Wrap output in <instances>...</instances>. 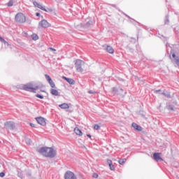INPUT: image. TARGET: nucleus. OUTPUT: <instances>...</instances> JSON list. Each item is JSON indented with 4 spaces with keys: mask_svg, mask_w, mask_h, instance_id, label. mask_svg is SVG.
Returning a JSON list of instances; mask_svg holds the SVG:
<instances>
[{
    "mask_svg": "<svg viewBox=\"0 0 179 179\" xmlns=\"http://www.w3.org/2000/svg\"><path fill=\"white\" fill-rule=\"evenodd\" d=\"M38 153L45 156V157H55L57 155V151L52 148L43 147L38 150Z\"/></svg>",
    "mask_w": 179,
    "mask_h": 179,
    "instance_id": "1",
    "label": "nucleus"
},
{
    "mask_svg": "<svg viewBox=\"0 0 179 179\" xmlns=\"http://www.w3.org/2000/svg\"><path fill=\"white\" fill-rule=\"evenodd\" d=\"M22 89H23V90H26L27 92H32V93H36V90H38V89H40V87L33 83H28L22 85Z\"/></svg>",
    "mask_w": 179,
    "mask_h": 179,
    "instance_id": "2",
    "label": "nucleus"
},
{
    "mask_svg": "<svg viewBox=\"0 0 179 179\" xmlns=\"http://www.w3.org/2000/svg\"><path fill=\"white\" fill-rule=\"evenodd\" d=\"M85 65V62L81 59H76L75 62V66L77 72H83V66Z\"/></svg>",
    "mask_w": 179,
    "mask_h": 179,
    "instance_id": "3",
    "label": "nucleus"
},
{
    "mask_svg": "<svg viewBox=\"0 0 179 179\" xmlns=\"http://www.w3.org/2000/svg\"><path fill=\"white\" fill-rule=\"evenodd\" d=\"M15 21L17 23H24L26 22V16L22 13H17L15 15Z\"/></svg>",
    "mask_w": 179,
    "mask_h": 179,
    "instance_id": "4",
    "label": "nucleus"
},
{
    "mask_svg": "<svg viewBox=\"0 0 179 179\" xmlns=\"http://www.w3.org/2000/svg\"><path fill=\"white\" fill-rule=\"evenodd\" d=\"M15 127L16 126L15 125V122H6L4 124V128L7 129V131H12L15 129Z\"/></svg>",
    "mask_w": 179,
    "mask_h": 179,
    "instance_id": "5",
    "label": "nucleus"
},
{
    "mask_svg": "<svg viewBox=\"0 0 179 179\" xmlns=\"http://www.w3.org/2000/svg\"><path fill=\"white\" fill-rule=\"evenodd\" d=\"M48 29V27H51V24L47 22L45 20H43L38 23V29Z\"/></svg>",
    "mask_w": 179,
    "mask_h": 179,
    "instance_id": "6",
    "label": "nucleus"
},
{
    "mask_svg": "<svg viewBox=\"0 0 179 179\" xmlns=\"http://www.w3.org/2000/svg\"><path fill=\"white\" fill-rule=\"evenodd\" d=\"M64 178L65 179H78L76 176H75V173L71 171H68L66 172L64 175Z\"/></svg>",
    "mask_w": 179,
    "mask_h": 179,
    "instance_id": "7",
    "label": "nucleus"
},
{
    "mask_svg": "<svg viewBox=\"0 0 179 179\" xmlns=\"http://www.w3.org/2000/svg\"><path fill=\"white\" fill-rule=\"evenodd\" d=\"M36 121L39 124V125H42V127H45L47 123L45 122V119L43 117H36Z\"/></svg>",
    "mask_w": 179,
    "mask_h": 179,
    "instance_id": "8",
    "label": "nucleus"
},
{
    "mask_svg": "<svg viewBox=\"0 0 179 179\" xmlns=\"http://www.w3.org/2000/svg\"><path fill=\"white\" fill-rule=\"evenodd\" d=\"M45 78L46 80L48 82V83L50 85V87L54 89V87H55V83H54V81H52L51 77H50V76H48V74H45Z\"/></svg>",
    "mask_w": 179,
    "mask_h": 179,
    "instance_id": "9",
    "label": "nucleus"
},
{
    "mask_svg": "<svg viewBox=\"0 0 179 179\" xmlns=\"http://www.w3.org/2000/svg\"><path fill=\"white\" fill-rule=\"evenodd\" d=\"M113 92L115 94H120V96H122V92H124V90L121 88L117 89L115 87H113Z\"/></svg>",
    "mask_w": 179,
    "mask_h": 179,
    "instance_id": "10",
    "label": "nucleus"
},
{
    "mask_svg": "<svg viewBox=\"0 0 179 179\" xmlns=\"http://www.w3.org/2000/svg\"><path fill=\"white\" fill-rule=\"evenodd\" d=\"M160 155H162V153H154L153 154V157H154L155 160H156V162H163V159L160 157Z\"/></svg>",
    "mask_w": 179,
    "mask_h": 179,
    "instance_id": "11",
    "label": "nucleus"
},
{
    "mask_svg": "<svg viewBox=\"0 0 179 179\" xmlns=\"http://www.w3.org/2000/svg\"><path fill=\"white\" fill-rule=\"evenodd\" d=\"M33 3L36 8H38L39 9H41V10L47 12V9H45L43 6H41V4L38 3L37 1H34Z\"/></svg>",
    "mask_w": 179,
    "mask_h": 179,
    "instance_id": "12",
    "label": "nucleus"
},
{
    "mask_svg": "<svg viewBox=\"0 0 179 179\" xmlns=\"http://www.w3.org/2000/svg\"><path fill=\"white\" fill-rule=\"evenodd\" d=\"M62 79H64V80H66V82H68L69 85H75V80L72 78H68L65 76H62Z\"/></svg>",
    "mask_w": 179,
    "mask_h": 179,
    "instance_id": "13",
    "label": "nucleus"
},
{
    "mask_svg": "<svg viewBox=\"0 0 179 179\" xmlns=\"http://www.w3.org/2000/svg\"><path fill=\"white\" fill-rule=\"evenodd\" d=\"M166 108L170 111H176V106L172 103H167Z\"/></svg>",
    "mask_w": 179,
    "mask_h": 179,
    "instance_id": "14",
    "label": "nucleus"
},
{
    "mask_svg": "<svg viewBox=\"0 0 179 179\" xmlns=\"http://www.w3.org/2000/svg\"><path fill=\"white\" fill-rule=\"evenodd\" d=\"M132 127L133 128H134V129H136V131H142V127L139 125H138V124L136 123H132Z\"/></svg>",
    "mask_w": 179,
    "mask_h": 179,
    "instance_id": "15",
    "label": "nucleus"
},
{
    "mask_svg": "<svg viewBox=\"0 0 179 179\" xmlns=\"http://www.w3.org/2000/svg\"><path fill=\"white\" fill-rule=\"evenodd\" d=\"M74 132L76 134L78 135V136H82V135H83V133L82 132V131L79 129V128L78 127H76L74 129Z\"/></svg>",
    "mask_w": 179,
    "mask_h": 179,
    "instance_id": "16",
    "label": "nucleus"
},
{
    "mask_svg": "<svg viewBox=\"0 0 179 179\" xmlns=\"http://www.w3.org/2000/svg\"><path fill=\"white\" fill-rule=\"evenodd\" d=\"M106 51L107 52H109V54H114V49L110 45L106 47Z\"/></svg>",
    "mask_w": 179,
    "mask_h": 179,
    "instance_id": "17",
    "label": "nucleus"
},
{
    "mask_svg": "<svg viewBox=\"0 0 179 179\" xmlns=\"http://www.w3.org/2000/svg\"><path fill=\"white\" fill-rule=\"evenodd\" d=\"M59 107L63 110H66L67 108H69V105L68 103H62L59 105Z\"/></svg>",
    "mask_w": 179,
    "mask_h": 179,
    "instance_id": "18",
    "label": "nucleus"
},
{
    "mask_svg": "<svg viewBox=\"0 0 179 179\" xmlns=\"http://www.w3.org/2000/svg\"><path fill=\"white\" fill-rule=\"evenodd\" d=\"M50 93L52 94V96H58L59 94L58 90L54 89L50 90Z\"/></svg>",
    "mask_w": 179,
    "mask_h": 179,
    "instance_id": "19",
    "label": "nucleus"
},
{
    "mask_svg": "<svg viewBox=\"0 0 179 179\" xmlns=\"http://www.w3.org/2000/svg\"><path fill=\"white\" fill-rule=\"evenodd\" d=\"M173 58L175 59V62L178 65L179 64V57L176 55L175 53L172 54Z\"/></svg>",
    "mask_w": 179,
    "mask_h": 179,
    "instance_id": "20",
    "label": "nucleus"
},
{
    "mask_svg": "<svg viewBox=\"0 0 179 179\" xmlns=\"http://www.w3.org/2000/svg\"><path fill=\"white\" fill-rule=\"evenodd\" d=\"M162 94L165 96V97H167V99H170V97H171V95H170V92L167 91H164V92L162 93Z\"/></svg>",
    "mask_w": 179,
    "mask_h": 179,
    "instance_id": "21",
    "label": "nucleus"
},
{
    "mask_svg": "<svg viewBox=\"0 0 179 179\" xmlns=\"http://www.w3.org/2000/svg\"><path fill=\"white\" fill-rule=\"evenodd\" d=\"M38 38V36L36 34L32 35V39L34 40V41H36V40Z\"/></svg>",
    "mask_w": 179,
    "mask_h": 179,
    "instance_id": "22",
    "label": "nucleus"
},
{
    "mask_svg": "<svg viewBox=\"0 0 179 179\" xmlns=\"http://www.w3.org/2000/svg\"><path fill=\"white\" fill-rule=\"evenodd\" d=\"M125 162H127V159H120L119 160V164H124Z\"/></svg>",
    "mask_w": 179,
    "mask_h": 179,
    "instance_id": "23",
    "label": "nucleus"
},
{
    "mask_svg": "<svg viewBox=\"0 0 179 179\" xmlns=\"http://www.w3.org/2000/svg\"><path fill=\"white\" fill-rule=\"evenodd\" d=\"M25 141L27 145H30L31 143V140L30 138H27Z\"/></svg>",
    "mask_w": 179,
    "mask_h": 179,
    "instance_id": "24",
    "label": "nucleus"
},
{
    "mask_svg": "<svg viewBox=\"0 0 179 179\" xmlns=\"http://www.w3.org/2000/svg\"><path fill=\"white\" fill-rule=\"evenodd\" d=\"M0 41H1V43H3L4 44H8V42H6V41H5V39H3L1 36H0Z\"/></svg>",
    "mask_w": 179,
    "mask_h": 179,
    "instance_id": "25",
    "label": "nucleus"
},
{
    "mask_svg": "<svg viewBox=\"0 0 179 179\" xmlns=\"http://www.w3.org/2000/svg\"><path fill=\"white\" fill-rule=\"evenodd\" d=\"M7 5L8 6H13V1L10 0Z\"/></svg>",
    "mask_w": 179,
    "mask_h": 179,
    "instance_id": "26",
    "label": "nucleus"
},
{
    "mask_svg": "<svg viewBox=\"0 0 179 179\" xmlns=\"http://www.w3.org/2000/svg\"><path fill=\"white\" fill-rule=\"evenodd\" d=\"M91 24H93V21L90 20L86 23V26H90Z\"/></svg>",
    "mask_w": 179,
    "mask_h": 179,
    "instance_id": "27",
    "label": "nucleus"
},
{
    "mask_svg": "<svg viewBox=\"0 0 179 179\" xmlns=\"http://www.w3.org/2000/svg\"><path fill=\"white\" fill-rule=\"evenodd\" d=\"M36 97H38V99H44V96L43 95H40L38 94L36 95Z\"/></svg>",
    "mask_w": 179,
    "mask_h": 179,
    "instance_id": "28",
    "label": "nucleus"
},
{
    "mask_svg": "<svg viewBox=\"0 0 179 179\" xmlns=\"http://www.w3.org/2000/svg\"><path fill=\"white\" fill-rule=\"evenodd\" d=\"M94 129L98 131V129H100V126H99V124H95L94 127Z\"/></svg>",
    "mask_w": 179,
    "mask_h": 179,
    "instance_id": "29",
    "label": "nucleus"
},
{
    "mask_svg": "<svg viewBox=\"0 0 179 179\" xmlns=\"http://www.w3.org/2000/svg\"><path fill=\"white\" fill-rule=\"evenodd\" d=\"M48 50H50V51H53V52H54V54H57V53L55 52V51H57V50H55V48H48Z\"/></svg>",
    "mask_w": 179,
    "mask_h": 179,
    "instance_id": "30",
    "label": "nucleus"
},
{
    "mask_svg": "<svg viewBox=\"0 0 179 179\" xmlns=\"http://www.w3.org/2000/svg\"><path fill=\"white\" fill-rule=\"evenodd\" d=\"M92 177H93L94 178H99V174H97V173H93Z\"/></svg>",
    "mask_w": 179,
    "mask_h": 179,
    "instance_id": "31",
    "label": "nucleus"
},
{
    "mask_svg": "<svg viewBox=\"0 0 179 179\" xmlns=\"http://www.w3.org/2000/svg\"><path fill=\"white\" fill-rule=\"evenodd\" d=\"M107 163H108V164H109V166H110V164H113V162H112L110 159H108V160H107Z\"/></svg>",
    "mask_w": 179,
    "mask_h": 179,
    "instance_id": "32",
    "label": "nucleus"
},
{
    "mask_svg": "<svg viewBox=\"0 0 179 179\" xmlns=\"http://www.w3.org/2000/svg\"><path fill=\"white\" fill-rule=\"evenodd\" d=\"M109 167H110V170H112V171L114 170V166L113 165V164L109 165Z\"/></svg>",
    "mask_w": 179,
    "mask_h": 179,
    "instance_id": "33",
    "label": "nucleus"
},
{
    "mask_svg": "<svg viewBox=\"0 0 179 179\" xmlns=\"http://www.w3.org/2000/svg\"><path fill=\"white\" fill-rule=\"evenodd\" d=\"M5 176V173H3V172H1V173H0V177H3Z\"/></svg>",
    "mask_w": 179,
    "mask_h": 179,
    "instance_id": "34",
    "label": "nucleus"
},
{
    "mask_svg": "<svg viewBox=\"0 0 179 179\" xmlns=\"http://www.w3.org/2000/svg\"><path fill=\"white\" fill-rule=\"evenodd\" d=\"M31 127H32L33 128H34L36 127V124H33V123H30Z\"/></svg>",
    "mask_w": 179,
    "mask_h": 179,
    "instance_id": "35",
    "label": "nucleus"
},
{
    "mask_svg": "<svg viewBox=\"0 0 179 179\" xmlns=\"http://www.w3.org/2000/svg\"><path fill=\"white\" fill-rule=\"evenodd\" d=\"M160 92H162V90H155V93H160Z\"/></svg>",
    "mask_w": 179,
    "mask_h": 179,
    "instance_id": "36",
    "label": "nucleus"
},
{
    "mask_svg": "<svg viewBox=\"0 0 179 179\" xmlns=\"http://www.w3.org/2000/svg\"><path fill=\"white\" fill-rule=\"evenodd\" d=\"M90 94H93V91H89Z\"/></svg>",
    "mask_w": 179,
    "mask_h": 179,
    "instance_id": "37",
    "label": "nucleus"
},
{
    "mask_svg": "<svg viewBox=\"0 0 179 179\" xmlns=\"http://www.w3.org/2000/svg\"><path fill=\"white\" fill-rule=\"evenodd\" d=\"M87 136L88 138H92V136H91L90 134H87Z\"/></svg>",
    "mask_w": 179,
    "mask_h": 179,
    "instance_id": "38",
    "label": "nucleus"
},
{
    "mask_svg": "<svg viewBox=\"0 0 179 179\" xmlns=\"http://www.w3.org/2000/svg\"><path fill=\"white\" fill-rule=\"evenodd\" d=\"M36 16H40V13H36Z\"/></svg>",
    "mask_w": 179,
    "mask_h": 179,
    "instance_id": "39",
    "label": "nucleus"
},
{
    "mask_svg": "<svg viewBox=\"0 0 179 179\" xmlns=\"http://www.w3.org/2000/svg\"><path fill=\"white\" fill-rule=\"evenodd\" d=\"M160 107H162V104H160V106H159V108H160Z\"/></svg>",
    "mask_w": 179,
    "mask_h": 179,
    "instance_id": "40",
    "label": "nucleus"
},
{
    "mask_svg": "<svg viewBox=\"0 0 179 179\" xmlns=\"http://www.w3.org/2000/svg\"><path fill=\"white\" fill-rule=\"evenodd\" d=\"M18 176H21V174H20V173H18Z\"/></svg>",
    "mask_w": 179,
    "mask_h": 179,
    "instance_id": "41",
    "label": "nucleus"
},
{
    "mask_svg": "<svg viewBox=\"0 0 179 179\" xmlns=\"http://www.w3.org/2000/svg\"><path fill=\"white\" fill-rule=\"evenodd\" d=\"M0 167H1V165H0Z\"/></svg>",
    "mask_w": 179,
    "mask_h": 179,
    "instance_id": "42",
    "label": "nucleus"
}]
</instances>
